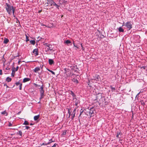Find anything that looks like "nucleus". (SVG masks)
<instances>
[{"label": "nucleus", "mask_w": 147, "mask_h": 147, "mask_svg": "<svg viewBox=\"0 0 147 147\" xmlns=\"http://www.w3.org/2000/svg\"><path fill=\"white\" fill-rule=\"evenodd\" d=\"M84 113H85V114H86V113H88V109H84Z\"/></svg>", "instance_id": "nucleus-30"}, {"label": "nucleus", "mask_w": 147, "mask_h": 147, "mask_svg": "<svg viewBox=\"0 0 147 147\" xmlns=\"http://www.w3.org/2000/svg\"><path fill=\"white\" fill-rule=\"evenodd\" d=\"M141 65L140 66H139V67L141 69L143 68L144 69H146V66H141Z\"/></svg>", "instance_id": "nucleus-26"}, {"label": "nucleus", "mask_w": 147, "mask_h": 147, "mask_svg": "<svg viewBox=\"0 0 147 147\" xmlns=\"http://www.w3.org/2000/svg\"><path fill=\"white\" fill-rule=\"evenodd\" d=\"M49 71L51 72L53 74L55 75V73L53 71L51 70H49Z\"/></svg>", "instance_id": "nucleus-35"}, {"label": "nucleus", "mask_w": 147, "mask_h": 147, "mask_svg": "<svg viewBox=\"0 0 147 147\" xmlns=\"http://www.w3.org/2000/svg\"><path fill=\"white\" fill-rule=\"evenodd\" d=\"M15 11H13V13H13V16L14 17H15V16L14 15V13Z\"/></svg>", "instance_id": "nucleus-49"}, {"label": "nucleus", "mask_w": 147, "mask_h": 147, "mask_svg": "<svg viewBox=\"0 0 147 147\" xmlns=\"http://www.w3.org/2000/svg\"><path fill=\"white\" fill-rule=\"evenodd\" d=\"M73 44H74V46L75 47H76L77 48H78V47H77L75 45V43H74V41L73 42Z\"/></svg>", "instance_id": "nucleus-43"}, {"label": "nucleus", "mask_w": 147, "mask_h": 147, "mask_svg": "<svg viewBox=\"0 0 147 147\" xmlns=\"http://www.w3.org/2000/svg\"><path fill=\"white\" fill-rule=\"evenodd\" d=\"M16 19H17V20L18 21V18H16Z\"/></svg>", "instance_id": "nucleus-59"}, {"label": "nucleus", "mask_w": 147, "mask_h": 147, "mask_svg": "<svg viewBox=\"0 0 147 147\" xmlns=\"http://www.w3.org/2000/svg\"><path fill=\"white\" fill-rule=\"evenodd\" d=\"M35 86L36 87H37L38 86H39L38 85V84H35Z\"/></svg>", "instance_id": "nucleus-45"}, {"label": "nucleus", "mask_w": 147, "mask_h": 147, "mask_svg": "<svg viewBox=\"0 0 147 147\" xmlns=\"http://www.w3.org/2000/svg\"><path fill=\"white\" fill-rule=\"evenodd\" d=\"M64 71H65V74L66 75V76L68 77L69 76H71L72 77V76L74 77V76H75V75L74 74H71V73L70 69H67V68H65L64 69Z\"/></svg>", "instance_id": "nucleus-2"}, {"label": "nucleus", "mask_w": 147, "mask_h": 147, "mask_svg": "<svg viewBox=\"0 0 147 147\" xmlns=\"http://www.w3.org/2000/svg\"><path fill=\"white\" fill-rule=\"evenodd\" d=\"M44 91H40V96L41 97H40V99H42L44 96Z\"/></svg>", "instance_id": "nucleus-12"}, {"label": "nucleus", "mask_w": 147, "mask_h": 147, "mask_svg": "<svg viewBox=\"0 0 147 147\" xmlns=\"http://www.w3.org/2000/svg\"><path fill=\"white\" fill-rule=\"evenodd\" d=\"M6 85H7L6 84H4V86H6Z\"/></svg>", "instance_id": "nucleus-57"}, {"label": "nucleus", "mask_w": 147, "mask_h": 147, "mask_svg": "<svg viewBox=\"0 0 147 147\" xmlns=\"http://www.w3.org/2000/svg\"><path fill=\"white\" fill-rule=\"evenodd\" d=\"M49 63L50 64H52L54 63V61L53 59H49Z\"/></svg>", "instance_id": "nucleus-17"}, {"label": "nucleus", "mask_w": 147, "mask_h": 147, "mask_svg": "<svg viewBox=\"0 0 147 147\" xmlns=\"http://www.w3.org/2000/svg\"><path fill=\"white\" fill-rule=\"evenodd\" d=\"M12 126V124L10 123H9V126Z\"/></svg>", "instance_id": "nucleus-47"}, {"label": "nucleus", "mask_w": 147, "mask_h": 147, "mask_svg": "<svg viewBox=\"0 0 147 147\" xmlns=\"http://www.w3.org/2000/svg\"><path fill=\"white\" fill-rule=\"evenodd\" d=\"M15 67H13L12 69V72L11 75L13 77L14 76H15Z\"/></svg>", "instance_id": "nucleus-11"}, {"label": "nucleus", "mask_w": 147, "mask_h": 147, "mask_svg": "<svg viewBox=\"0 0 147 147\" xmlns=\"http://www.w3.org/2000/svg\"><path fill=\"white\" fill-rule=\"evenodd\" d=\"M10 69V68L8 67H7L6 68V69L7 70H9V69Z\"/></svg>", "instance_id": "nucleus-46"}, {"label": "nucleus", "mask_w": 147, "mask_h": 147, "mask_svg": "<svg viewBox=\"0 0 147 147\" xmlns=\"http://www.w3.org/2000/svg\"><path fill=\"white\" fill-rule=\"evenodd\" d=\"M26 36V42H28V41H29V37H28L27 36V35L26 34L25 35Z\"/></svg>", "instance_id": "nucleus-29"}, {"label": "nucleus", "mask_w": 147, "mask_h": 147, "mask_svg": "<svg viewBox=\"0 0 147 147\" xmlns=\"http://www.w3.org/2000/svg\"><path fill=\"white\" fill-rule=\"evenodd\" d=\"M1 114L3 115H5V116H7L8 115V113L6 112V111H4L3 112L1 113Z\"/></svg>", "instance_id": "nucleus-19"}, {"label": "nucleus", "mask_w": 147, "mask_h": 147, "mask_svg": "<svg viewBox=\"0 0 147 147\" xmlns=\"http://www.w3.org/2000/svg\"><path fill=\"white\" fill-rule=\"evenodd\" d=\"M40 91H44V90H43V87L42 85V86L41 87H40Z\"/></svg>", "instance_id": "nucleus-36"}, {"label": "nucleus", "mask_w": 147, "mask_h": 147, "mask_svg": "<svg viewBox=\"0 0 147 147\" xmlns=\"http://www.w3.org/2000/svg\"><path fill=\"white\" fill-rule=\"evenodd\" d=\"M56 6L57 8L59 9V6L57 4Z\"/></svg>", "instance_id": "nucleus-48"}, {"label": "nucleus", "mask_w": 147, "mask_h": 147, "mask_svg": "<svg viewBox=\"0 0 147 147\" xmlns=\"http://www.w3.org/2000/svg\"><path fill=\"white\" fill-rule=\"evenodd\" d=\"M51 140H49V142H48L47 143H43L42 145H47L50 143H51L52 142H53V141H51Z\"/></svg>", "instance_id": "nucleus-20"}, {"label": "nucleus", "mask_w": 147, "mask_h": 147, "mask_svg": "<svg viewBox=\"0 0 147 147\" xmlns=\"http://www.w3.org/2000/svg\"><path fill=\"white\" fill-rule=\"evenodd\" d=\"M19 134L20 136H22V133L21 131H19Z\"/></svg>", "instance_id": "nucleus-34"}, {"label": "nucleus", "mask_w": 147, "mask_h": 147, "mask_svg": "<svg viewBox=\"0 0 147 147\" xmlns=\"http://www.w3.org/2000/svg\"><path fill=\"white\" fill-rule=\"evenodd\" d=\"M11 80V78H9V77H7L6 79V80L8 82H10Z\"/></svg>", "instance_id": "nucleus-23"}, {"label": "nucleus", "mask_w": 147, "mask_h": 147, "mask_svg": "<svg viewBox=\"0 0 147 147\" xmlns=\"http://www.w3.org/2000/svg\"><path fill=\"white\" fill-rule=\"evenodd\" d=\"M22 83H21L19 85V89L20 90H21L22 88Z\"/></svg>", "instance_id": "nucleus-33"}, {"label": "nucleus", "mask_w": 147, "mask_h": 147, "mask_svg": "<svg viewBox=\"0 0 147 147\" xmlns=\"http://www.w3.org/2000/svg\"><path fill=\"white\" fill-rule=\"evenodd\" d=\"M53 49V48L52 47V46L51 45H50L49 46V47L46 49L47 51H49V50L52 51Z\"/></svg>", "instance_id": "nucleus-10"}, {"label": "nucleus", "mask_w": 147, "mask_h": 147, "mask_svg": "<svg viewBox=\"0 0 147 147\" xmlns=\"http://www.w3.org/2000/svg\"><path fill=\"white\" fill-rule=\"evenodd\" d=\"M72 81L75 82V83H76V84H77V83H78V80H77V79H75V78H73L72 79Z\"/></svg>", "instance_id": "nucleus-16"}, {"label": "nucleus", "mask_w": 147, "mask_h": 147, "mask_svg": "<svg viewBox=\"0 0 147 147\" xmlns=\"http://www.w3.org/2000/svg\"><path fill=\"white\" fill-rule=\"evenodd\" d=\"M30 42L31 44L34 45L35 43V41L34 40H31L30 41Z\"/></svg>", "instance_id": "nucleus-22"}, {"label": "nucleus", "mask_w": 147, "mask_h": 147, "mask_svg": "<svg viewBox=\"0 0 147 147\" xmlns=\"http://www.w3.org/2000/svg\"><path fill=\"white\" fill-rule=\"evenodd\" d=\"M57 146V147H58V145L57 144L55 143L54 144V145L52 147H55Z\"/></svg>", "instance_id": "nucleus-32"}, {"label": "nucleus", "mask_w": 147, "mask_h": 147, "mask_svg": "<svg viewBox=\"0 0 147 147\" xmlns=\"http://www.w3.org/2000/svg\"><path fill=\"white\" fill-rule=\"evenodd\" d=\"M41 25V26H46L45 25H44V24H42Z\"/></svg>", "instance_id": "nucleus-52"}, {"label": "nucleus", "mask_w": 147, "mask_h": 147, "mask_svg": "<svg viewBox=\"0 0 147 147\" xmlns=\"http://www.w3.org/2000/svg\"><path fill=\"white\" fill-rule=\"evenodd\" d=\"M30 80V79L28 78H25L23 79V82H26Z\"/></svg>", "instance_id": "nucleus-18"}, {"label": "nucleus", "mask_w": 147, "mask_h": 147, "mask_svg": "<svg viewBox=\"0 0 147 147\" xmlns=\"http://www.w3.org/2000/svg\"><path fill=\"white\" fill-rule=\"evenodd\" d=\"M20 113V112H18V114H19Z\"/></svg>", "instance_id": "nucleus-58"}, {"label": "nucleus", "mask_w": 147, "mask_h": 147, "mask_svg": "<svg viewBox=\"0 0 147 147\" xmlns=\"http://www.w3.org/2000/svg\"><path fill=\"white\" fill-rule=\"evenodd\" d=\"M66 133V130L64 131L62 134V135H63V136L64 137L65 136V135Z\"/></svg>", "instance_id": "nucleus-25"}, {"label": "nucleus", "mask_w": 147, "mask_h": 147, "mask_svg": "<svg viewBox=\"0 0 147 147\" xmlns=\"http://www.w3.org/2000/svg\"><path fill=\"white\" fill-rule=\"evenodd\" d=\"M84 110H83L82 109H81L80 110V113L79 115V117L82 114V113L84 112Z\"/></svg>", "instance_id": "nucleus-28"}, {"label": "nucleus", "mask_w": 147, "mask_h": 147, "mask_svg": "<svg viewBox=\"0 0 147 147\" xmlns=\"http://www.w3.org/2000/svg\"><path fill=\"white\" fill-rule=\"evenodd\" d=\"M6 86L7 88L8 87V86L7 85H6Z\"/></svg>", "instance_id": "nucleus-56"}, {"label": "nucleus", "mask_w": 147, "mask_h": 147, "mask_svg": "<svg viewBox=\"0 0 147 147\" xmlns=\"http://www.w3.org/2000/svg\"><path fill=\"white\" fill-rule=\"evenodd\" d=\"M23 125H28L29 123L28 122L26 121H24V123H23Z\"/></svg>", "instance_id": "nucleus-27"}, {"label": "nucleus", "mask_w": 147, "mask_h": 147, "mask_svg": "<svg viewBox=\"0 0 147 147\" xmlns=\"http://www.w3.org/2000/svg\"><path fill=\"white\" fill-rule=\"evenodd\" d=\"M118 29V31L119 32H124V30L121 27H119Z\"/></svg>", "instance_id": "nucleus-15"}, {"label": "nucleus", "mask_w": 147, "mask_h": 147, "mask_svg": "<svg viewBox=\"0 0 147 147\" xmlns=\"http://www.w3.org/2000/svg\"><path fill=\"white\" fill-rule=\"evenodd\" d=\"M68 112L69 114V117L71 115V116L72 119H73L74 118L75 116V114L76 113H74V112H73L72 114H71V112L70 111V110H69V109H68Z\"/></svg>", "instance_id": "nucleus-5"}, {"label": "nucleus", "mask_w": 147, "mask_h": 147, "mask_svg": "<svg viewBox=\"0 0 147 147\" xmlns=\"http://www.w3.org/2000/svg\"><path fill=\"white\" fill-rule=\"evenodd\" d=\"M40 117V115H37L35 116L34 117V120L35 121H36L38 119H39Z\"/></svg>", "instance_id": "nucleus-13"}, {"label": "nucleus", "mask_w": 147, "mask_h": 147, "mask_svg": "<svg viewBox=\"0 0 147 147\" xmlns=\"http://www.w3.org/2000/svg\"><path fill=\"white\" fill-rule=\"evenodd\" d=\"M40 70V67H36L34 70V71L36 73L38 71H39Z\"/></svg>", "instance_id": "nucleus-14"}, {"label": "nucleus", "mask_w": 147, "mask_h": 147, "mask_svg": "<svg viewBox=\"0 0 147 147\" xmlns=\"http://www.w3.org/2000/svg\"><path fill=\"white\" fill-rule=\"evenodd\" d=\"M81 47L82 48V49H83V46H82V43H81Z\"/></svg>", "instance_id": "nucleus-51"}, {"label": "nucleus", "mask_w": 147, "mask_h": 147, "mask_svg": "<svg viewBox=\"0 0 147 147\" xmlns=\"http://www.w3.org/2000/svg\"><path fill=\"white\" fill-rule=\"evenodd\" d=\"M33 124L32 123H31L30 124V125H33Z\"/></svg>", "instance_id": "nucleus-55"}, {"label": "nucleus", "mask_w": 147, "mask_h": 147, "mask_svg": "<svg viewBox=\"0 0 147 147\" xmlns=\"http://www.w3.org/2000/svg\"><path fill=\"white\" fill-rule=\"evenodd\" d=\"M124 23H123V24L122 25V26H125L128 29V30H130L132 28V25L130 22H126L124 25Z\"/></svg>", "instance_id": "nucleus-3"}, {"label": "nucleus", "mask_w": 147, "mask_h": 147, "mask_svg": "<svg viewBox=\"0 0 147 147\" xmlns=\"http://www.w3.org/2000/svg\"><path fill=\"white\" fill-rule=\"evenodd\" d=\"M25 127H26V129H29L30 128V127H29L28 126H26Z\"/></svg>", "instance_id": "nucleus-41"}, {"label": "nucleus", "mask_w": 147, "mask_h": 147, "mask_svg": "<svg viewBox=\"0 0 147 147\" xmlns=\"http://www.w3.org/2000/svg\"><path fill=\"white\" fill-rule=\"evenodd\" d=\"M9 41V40L7 38H5L3 41V42L4 43L7 44V43Z\"/></svg>", "instance_id": "nucleus-21"}, {"label": "nucleus", "mask_w": 147, "mask_h": 147, "mask_svg": "<svg viewBox=\"0 0 147 147\" xmlns=\"http://www.w3.org/2000/svg\"><path fill=\"white\" fill-rule=\"evenodd\" d=\"M76 109H75L73 111V112H74V113H76Z\"/></svg>", "instance_id": "nucleus-50"}, {"label": "nucleus", "mask_w": 147, "mask_h": 147, "mask_svg": "<svg viewBox=\"0 0 147 147\" xmlns=\"http://www.w3.org/2000/svg\"><path fill=\"white\" fill-rule=\"evenodd\" d=\"M99 75L96 74L94 76H93V78L92 79V80H94L96 81H99Z\"/></svg>", "instance_id": "nucleus-7"}, {"label": "nucleus", "mask_w": 147, "mask_h": 147, "mask_svg": "<svg viewBox=\"0 0 147 147\" xmlns=\"http://www.w3.org/2000/svg\"><path fill=\"white\" fill-rule=\"evenodd\" d=\"M94 109L93 108H90V109H88V113H86L87 115H92L94 113Z\"/></svg>", "instance_id": "nucleus-4"}, {"label": "nucleus", "mask_w": 147, "mask_h": 147, "mask_svg": "<svg viewBox=\"0 0 147 147\" xmlns=\"http://www.w3.org/2000/svg\"><path fill=\"white\" fill-rule=\"evenodd\" d=\"M50 45H49V44L46 43L45 44V46L46 47V49H47V48H48L49 47V46Z\"/></svg>", "instance_id": "nucleus-31"}, {"label": "nucleus", "mask_w": 147, "mask_h": 147, "mask_svg": "<svg viewBox=\"0 0 147 147\" xmlns=\"http://www.w3.org/2000/svg\"><path fill=\"white\" fill-rule=\"evenodd\" d=\"M21 83H20L19 82H17L16 83V84L17 85V86H18L19 85H20V84Z\"/></svg>", "instance_id": "nucleus-38"}, {"label": "nucleus", "mask_w": 147, "mask_h": 147, "mask_svg": "<svg viewBox=\"0 0 147 147\" xmlns=\"http://www.w3.org/2000/svg\"><path fill=\"white\" fill-rule=\"evenodd\" d=\"M57 4L53 1V5L56 6L57 5Z\"/></svg>", "instance_id": "nucleus-37"}, {"label": "nucleus", "mask_w": 147, "mask_h": 147, "mask_svg": "<svg viewBox=\"0 0 147 147\" xmlns=\"http://www.w3.org/2000/svg\"><path fill=\"white\" fill-rule=\"evenodd\" d=\"M46 1V3L47 4V6H52L53 5V0H47Z\"/></svg>", "instance_id": "nucleus-6"}, {"label": "nucleus", "mask_w": 147, "mask_h": 147, "mask_svg": "<svg viewBox=\"0 0 147 147\" xmlns=\"http://www.w3.org/2000/svg\"><path fill=\"white\" fill-rule=\"evenodd\" d=\"M77 67L76 65L75 66L72 65L71 66H69L68 69H70V70H74L75 68H76Z\"/></svg>", "instance_id": "nucleus-8"}, {"label": "nucleus", "mask_w": 147, "mask_h": 147, "mask_svg": "<svg viewBox=\"0 0 147 147\" xmlns=\"http://www.w3.org/2000/svg\"><path fill=\"white\" fill-rule=\"evenodd\" d=\"M71 93H72V95H74V93L73 92H71Z\"/></svg>", "instance_id": "nucleus-53"}, {"label": "nucleus", "mask_w": 147, "mask_h": 147, "mask_svg": "<svg viewBox=\"0 0 147 147\" xmlns=\"http://www.w3.org/2000/svg\"><path fill=\"white\" fill-rule=\"evenodd\" d=\"M38 49H34L33 51V53H34V54L35 55H38Z\"/></svg>", "instance_id": "nucleus-9"}, {"label": "nucleus", "mask_w": 147, "mask_h": 147, "mask_svg": "<svg viewBox=\"0 0 147 147\" xmlns=\"http://www.w3.org/2000/svg\"><path fill=\"white\" fill-rule=\"evenodd\" d=\"M111 89H112L113 90H115V88H113V87H111Z\"/></svg>", "instance_id": "nucleus-42"}, {"label": "nucleus", "mask_w": 147, "mask_h": 147, "mask_svg": "<svg viewBox=\"0 0 147 147\" xmlns=\"http://www.w3.org/2000/svg\"><path fill=\"white\" fill-rule=\"evenodd\" d=\"M64 43L68 44L71 43V42L69 40H67L64 42Z\"/></svg>", "instance_id": "nucleus-24"}, {"label": "nucleus", "mask_w": 147, "mask_h": 147, "mask_svg": "<svg viewBox=\"0 0 147 147\" xmlns=\"http://www.w3.org/2000/svg\"><path fill=\"white\" fill-rule=\"evenodd\" d=\"M2 71L0 69V75H2Z\"/></svg>", "instance_id": "nucleus-44"}, {"label": "nucleus", "mask_w": 147, "mask_h": 147, "mask_svg": "<svg viewBox=\"0 0 147 147\" xmlns=\"http://www.w3.org/2000/svg\"><path fill=\"white\" fill-rule=\"evenodd\" d=\"M5 8L7 12L9 15H11L12 12L13 13V11H15V7H13V6L10 5L9 4L7 3H5Z\"/></svg>", "instance_id": "nucleus-1"}, {"label": "nucleus", "mask_w": 147, "mask_h": 147, "mask_svg": "<svg viewBox=\"0 0 147 147\" xmlns=\"http://www.w3.org/2000/svg\"><path fill=\"white\" fill-rule=\"evenodd\" d=\"M120 133L119 132H118L117 134V135L116 136V137L118 138L119 137V136L120 135Z\"/></svg>", "instance_id": "nucleus-39"}, {"label": "nucleus", "mask_w": 147, "mask_h": 147, "mask_svg": "<svg viewBox=\"0 0 147 147\" xmlns=\"http://www.w3.org/2000/svg\"><path fill=\"white\" fill-rule=\"evenodd\" d=\"M5 60L4 59H3V64H4V62H5Z\"/></svg>", "instance_id": "nucleus-54"}, {"label": "nucleus", "mask_w": 147, "mask_h": 147, "mask_svg": "<svg viewBox=\"0 0 147 147\" xmlns=\"http://www.w3.org/2000/svg\"><path fill=\"white\" fill-rule=\"evenodd\" d=\"M18 69V66H17L16 67V68H15V71H17Z\"/></svg>", "instance_id": "nucleus-40"}]
</instances>
